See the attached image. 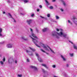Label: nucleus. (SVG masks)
I'll return each instance as SVG.
<instances>
[{"mask_svg": "<svg viewBox=\"0 0 77 77\" xmlns=\"http://www.w3.org/2000/svg\"><path fill=\"white\" fill-rule=\"evenodd\" d=\"M41 51H42L43 52H44V53H45V51H44L42 49H40Z\"/></svg>", "mask_w": 77, "mask_h": 77, "instance_id": "obj_25", "label": "nucleus"}, {"mask_svg": "<svg viewBox=\"0 0 77 77\" xmlns=\"http://www.w3.org/2000/svg\"><path fill=\"white\" fill-rule=\"evenodd\" d=\"M3 14H5V11L3 12Z\"/></svg>", "mask_w": 77, "mask_h": 77, "instance_id": "obj_50", "label": "nucleus"}, {"mask_svg": "<svg viewBox=\"0 0 77 77\" xmlns=\"http://www.w3.org/2000/svg\"><path fill=\"white\" fill-rule=\"evenodd\" d=\"M60 30L61 31L59 33L57 32L56 31L53 32L52 34V36H55V37L57 39H59V36H63L64 38H66V36H67V34L62 32L63 30L62 29H60Z\"/></svg>", "mask_w": 77, "mask_h": 77, "instance_id": "obj_1", "label": "nucleus"}, {"mask_svg": "<svg viewBox=\"0 0 77 77\" xmlns=\"http://www.w3.org/2000/svg\"><path fill=\"white\" fill-rule=\"evenodd\" d=\"M45 2H46V5H50V3H49L48 2V1L47 0H45Z\"/></svg>", "mask_w": 77, "mask_h": 77, "instance_id": "obj_14", "label": "nucleus"}, {"mask_svg": "<svg viewBox=\"0 0 77 77\" xmlns=\"http://www.w3.org/2000/svg\"><path fill=\"white\" fill-rule=\"evenodd\" d=\"M5 43V41H4L3 42H2L0 43V44H4V43Z\"/></svg>", "mask_w": 77, "mask_h": 77, "instance_id": "obj_33", "label": "nucleus"}, {"mask_svg": "<svg viewBox=\"0 0 77 77\" xmlns=\"http://www.w3.org/2000/svg\"><path fill=\"white\" fill-rule=\"evenodd\" d=\"M22 39L24 41H27V39L25 38L24 37H22Z\"/></svg>", "mask_w": 77, "mask_h": 77, "instance_id": "obj_15", "label": "nucleus"}, {"mask_svg": "<svg viewBox=\"0 0 77 77\" xmlns=\"http://www.w3.org/2000/svg\"><path fill=\"white\" fill-rule=\"evenodd\" d=\"M7 2L8 3H10V1L9 0H8Z\"/></svg>", "mask_w": 77, "mask_h": 77, "instance_id": "obj_39", "label": "nucleus"}, {"mask_svg": "<svg viewBox=\"0 0 77 77\" xmlns=\"http://www.w3.org/2000/svg\"><path fill=\"white\" fill-rule=\"evenodd\" d=\"M31 54H29V55H30V56H33V54L32 53V52H31Z\"/></svg>", "mask_w": 77, "mask_h": 77, "instance_id": "obj_36", "label": "nucleus"}, {"mask_svg": "<svg viewBox=\"0 0 77 77\" xmlns=\"http://www.w3.org/2000/svg\"><path fill=\"white\" fill-rule=\"evenodd\" d=\"M35 54L36 56L38 57H39V54H38V53L36 52L35 53Z\"/></svg>", "mask_w": 77, "mask_h": 77, "instance_id": "obj_18", "label": "nucleus"}, {"mask_svg": "<svg viewBox=\"0 0 77 77\" xmlns=\"http://www.w3.org/2000/svg\"><path fill=\"white\" fill-rule=\"evenodd\" d=\"M15 63H17V60H15Z\"/></svg>", "mask_w": 77, "mask_h": 77, "instance_id": "obj_46", "label": "nucleus"}, {"mask_svg": "<svg viewBox=\"0 0 77 77\" xmlns=\"http://www.w3.org/2000/svg\"><path fill=\"white\" fill-rule=\"evenodd\" d=\"M29 48H30L31 49V50H32V51H35V49H33V48H32L29 47Z\"/></svg>", "mask_w": 77, "mask_h": 77, "instance_id": "obj_19", "label": "nucleus"}, {"mask_svg": "<svg viewBox=\"0 0 77 77\" xmlns=\"http://www.w3.org/2000/svg\"><path fill=\"white\" fill-rule=\"evenodd\" d=\"M60 10L61 11H62V12H63V10L62 8L60 9Z\"/></svg>", "mask_w": 77, "mask_h": 77, "instance_id": "obj_41", "label": "nucleus"}, {"mask_svg": "<svg viewBox=\"0 0 77 77\" xmlns=\"http://www.w3.org/2000/svg\"><path fill=\"white\" fill-rule=\"evenodd\" d=\"M0 63L1 64V65H3V62L2 61H1L0 62Z\"/></svg>", "mask_w": 77, "mask_h": 77, "instance_id": "obj_26", "label": "nucleus"}, {"mask_svg": "<svg viewBox=\"0 0 77 77\" xmlns=\"http://www.w3.org/2000/svg\"><path fill=\"white\" fill-rule=\"evenodd\" d=\"M69 55H70V56L71 57H72L74 55V54H70Z\"/></svg>", "mask_w": 77, "mask_h": 77, "instance_id": "obj_23", "label": "nucleus"}, {"mask_svg": "<svg viewBox=\"0 0 77 77\" xmlns=\"http://www.w3.org/2000/svg\"><path fill=\"white\" fill-rule=\"evenodd\" d=\"M5 57H4L3 59H2V60L3 61V62H5Z\"/></svg>", "mask_w": 77, "mask_h": 77, "instance_id": "obj_27", "label": "nucleus"}, {"mask_svg": "<svg viewBox=\"0 0 77 77\" xmlns=\"http://www.w3.org/2000/svg\"><path fill=\"white\" fill-rule=\"evenodd\" d=\"M38 59L39 62H42V60L41 59L40 57H38Z\"/></svg>", "mask_w": 77, "mask_h": 77, "instance_id": "obj_9", "label": "nucleus"}, {"mask_svg": "<svg viewBox=\"0 0 77 77\" xmlns=\"http://www.w3.org/2000/svg\"><path fill=\"white\" fill-rule=\"evenodd\" d=\"M54 77H57L56 76H54Z\"/></svg>", "mask_w": 77, "mask_h": 77, "instance_id": "obj_53", "label": "nucleus"}, {"mask_svg": "<svg viewBox=\"0 0 77 77\" xmlns=\"http://www.w3.org/2000/svg\"><path fill=\"white\" fill-rule=\"evenodd\" d=\"M31 68H32V69H34L35 70H37V68L35 66H30Z\"/></svg>", "mask_w": 77, "mask_h": 77, "instance_id": "obj_8", "label": "nucleus"}, {"mask_svg": "<svg viewBox=\"0 0 77 77\" xmlns=\"http://www.w3.org/2000/svg\"><path fill=\"white\" fill-rule=\"evenodd\" d=\"M24 1L25 3H27V2H29V1L28 0H24Z\"/></svg>", "mask_w": 77, "mask_h": 77, "instance_id": "obj_21", "label": "nucleus"}, {"mask_svg": "<svg viewBox=\"0 0 77 77\" xmlns=\"http://www.w3.org/2000/svg\"><path fill=\"white\" fill-rule=\"evenodd\" d=\"M30 30L31 32H32V36H33V37L34 38H32V36L30 35H29V36L30 37V38H31L32 39V41L33 42L35 45L37 47H40V46H39L37 45V43L38 42V41H37L36 39H38V37H36V36L35 35V34H34V33H33L32 32L33 30H32L31 28H30Z\"/></svg>", "mask_w": 77, "mask_h": 77, "instance_id": "obj_2", "label": "nucleus"}, {"mask_svg": "<svg viewBox=\"0 0 77 77\" xmlns=\"http://www.w3.org/2000/svg\"><path fill=\"white\" fill-rule=\"evenodd\" d=\"M11 60V59H9L8 60V62H9V63H10V61Z\"/></svg>", "mask_w": 77, "mask_h": 77, "instance_id": "obj_38", "label": "nucleus"}, {"mask_svg": "<svg viewBox=\"0 0 77 77\" xmlns=\"http://www.w3.org/2000/svg\"><path fill=\"white\" fill-rule=\"evenodd\" d=\"M12 46L11 45H7V47L8 48H12Z\"/></svg>", "mask_w": 77, "mask_h": 77, "instance_id": "obj_11", "label": "nucleus"}, {"mask_svg": "<svg viewBox=\"0 0 77 77\" xmlns=\"http://www.w3.org/2000/svg\"><path fill=\"white\" fill-rule=\"evenodd\" d=\"M47 17H50V15L49 14H48L47 15Z\"/></svg>", "mask_w": 77, "mask_h": 77, "instance_id": "obj_31", "label": "nucleus"}, {"mask_svg": "<svg viewBox=\"0 0 77 77\" xmlns=\"http://www.w3.org/2000/svg\"><path fill=\"white\" fill-rule=\"evenodd\" d=\"M8 15L10 17H11V18H12V19H13V20H14V22L16 23V21H15V19L12 17V15H11V14H10V13H8Z\"/></svg>", "mask_w": 77, "mask_h": 77, "instance_id": "obj_7", "label": "nucleus"}, {"mask_svg": "<svg viewBox=\"0 0 77 77\" xmlns=\"http://www.w3.org/2000/svg\"><path fill=\"white\" fill-rule=\"evenodd\" d=\"M53 68H55V67H56V66L55 65H54L53 66Z\"/></svg>", "mask_w": 77, "mask_h": 77, "instance_id": "obj_44", "label": "nucleus"}, {"mask_svg": "<svg viewBox=\"0 0 77 77\" xmlns=\"http://www.w3.org/2000/svg\"><path fill=\"white\" fill-rule=\"evenodd\" d=\"M46 54H48V53H46Z\"/></svg>", "mask_w": 77, "mask_h": 77, "instance_id": "obj_52", "label": "nucleus"}, {"mask_svg": "<svg viewBox=\"0 0 77 77\" xmlns=\"http://www.w3.org/2000/svg\"><path fill=\"white\" fill-rule=\"evenodd\" d=\"M35 15V14H32L31 15V17H34Z\"/></svg>", "mask_w": 77, "mask_h": 77, "instance_id": "obj_35", "label": "nucleus"}, {"mask_svg": "<svg viewBox=\"0 0 77 77\" xmlns=\"http://www.w3.org/2000/svg\"><path fill=\"white\" fill-rule=\"evenodd\" d=\"M2 29H0V36L2 37H4V35L2 34Z\"/></svg>", "mask_w": 77, "mask_h": 77, "instance_id": "obj_6", "label": "nucleus"}, {"mask_svg": "<svg viewBox=\"0 0 77 77\" xmlns=\"http://www.w3.org/2000/svg\"><path fill=\"white\" fill-rule=\"evenodd\" d=\"M57 32H59V29H57Z\"/></svg>", "mask_w": 77, "mask_h": 77, "instance_id": "obj_47", "label": "nucleus"}, {"mask_svg": "<svg viewBox=\"0 0 77 77\" xmlns=\"http://www.w3.org/2000/svg\"><path fill=\"white\" fill-rule=\"evenodd\" d=\"M42 47H43L46 50H47V51H49V49H48V48H47L48 47L50 50H51V52H52V53H54V54H55V53H54V52L53 51V50H51V49L50 48V47H49L48 45H47L46 46H45L44 45V44H42Z\"/></svg>", "mask_w": 77, "mask_h": 77, "instance_id": "obj_3", "label": "nucleus"}, {"mask_svg": "<svg viewBox=\"0 0 77 77\" xmlns=\"http://www.w3.org/2000/svg\"><path fill=\"white\" fill-rule=\"evenodd\" d=\"M40 17H41L42 18H44V19H45V20H47V17H43L41 16H40Z\"/></svg>", "mask_w": 77, "mask_h": 77, "instance_id": "obj_20", "label": "nucleus"}, {"mask_svg": "<svg viewBox=\"0 0 77 77\" xmlns=\"http://www.w3.org/2000/svg\"><path fill=\"white\" fill-rule=\"evenodd\" d=\"M39 7L40 8H42V5H39Z\"/></svg>", "mask_w": 77, "mask_h": 77, "instance_id": "obj_42", "label": "nucleus"}, {"mask_svg": "<svg viewBox=\"0 0 77 77\" xmlns=\"http://www.w3.org/2000/svg\"><path fill=\"white\" fill-rule=\"evenodd\" d=\"M70 23V24H71V25H72V22H71Z\"/></svg>", "mask_w": 77, "mask_h": 77, "instance_id": "obj_49", "label": "nucleus"}, {"mask_svg": "<svg viewBox=\"0 0 77 77\" xmlns=\"http://www.w3.org/2000/svg\"><path fill=\"white\" fill-rule=\"evenodd\" d=\"M50 9H53V6H50V7H49Z\"/></svg>", "mask_w": 77, "mask_h": 77, "instance_id": "obj_30", "label": "nucleus"}, {"mask_svg": "<svg viewBox=\"0 0 77 77\" xmlns=\"http://www.w3.org/2000/svg\"><path fill=\"white\" fill-rule=\"evenodd\" d=\"M73 48H74V49H75V50H77V47L75 45H73Z\"/></svg>", "mask_w": 77, "mask_h": 77, "instance_id": "obj_17", "label": "nucleus"}, {"mask_svg": "<svg viewBox=\"0 0 77 77\" xmlns=\"http://www.w3.org/2000/svg\"><path fill=\"white\" fill-rule=\"evenodd\" d=\"M56 20H58V19H59V17L57 16H55Z\"/></svg>", "mask_w": 77, "mask_h": 77, "instance_id": "obj_22", "label": "nucleus"}, {"mask_svg": "<svg viewBox=\"0 0 77 77\" xmlns=\"http://www.w3.org/2000/svg\"><path fill=\"white\" fill-rule=\"evenodd\" d=\"M42 71H43V72L44 73L45 72V70H44V69H42Z\"/></svg>", "mask_w": 77, "mask_h": 77, "instance_id": "obj_40", "label": "nucleus"}, {"mask_svg": "<svg viewBox=\"0 0 77 77\" xmlns=\"http://www.w3.org/2000/svg\"><path fill=\"white\" fill-rule=\"evenodd\" d=\"M69 64H66V67H67V68H68V67H69Z\"/></svg>", "mask_w": 77, "mask_h": 77, "instance_id": "obj_24", "label": "nucleus"}, {"mask_svg": "<svg viewBox=\"0 0 77 77\" xmlns=\"http://www.w3.org/2000/svg\"><path fill=\"white\" fill-rule=\"evenodd\" d=\"M26 61H27V62H29V59H26Z\"/></svg>", "mask_w": 77, "mask_h": 77, "instance_id": "obj_34", "label": "nucleus"}, {"mask_svg": "<svg viewBox=\"0 0 77 77\" xmlns=\"http://www.w3.org/2000/svg\"><path fill=\"white\" fill-rule=\"evenodd\" d=\"M69 42H70L72 44H73V43H72V42L69 41Z\"/></svg>", "mask_w": 77, "mask_h": 77, "instance_id": "obj_48", "label": "nucleus"}, {"mask_svg": "<svg viewBox=\"0 0 77 77\" xmlns=\"http://www.w3.org/2000/svg\"><path fill=\"white\" fill-rule=\"evenodd\" d=\"M18 76L19 77H22V75H18Z\"/></svg>", "mask_w": 77, "mask_h": 77, "instance_id": "obj_29", "label": "nucleus"}, {"mask_svg": "<svg viewBox=\"0 0 77 77\" xmlns=\"http://www.w3.org/2000/svg\"><path fill=\"white\" fill-rule=\"evenodd\" d=\"M26 53H29V52H30V51H28V50H26Z\"/></svg>", "mask_w": 77, "mask_h": 77, "instance_id": "obj_28", "label": "nucleus"}, {"mask_svg": "<svg viewBox=\"0 0 77 77\" xmlns=\"http://www.w3.org/2000/svg\"><path fill=\"white\" fill-rule=\"evenodd\" d=\"M20 14H21V15H23L24 16V15L25 14L24 13H20Z\"/></svg>", "mask_w": 77, "mask_h": 77, "instance_id": "obj_32", "label": "nucleus"}, {"mask_svg": "<svg viewBox=\"0 0 77 77\" xmlns=\"http://www.w3.org/2000/svg\"><path fill=\"white\" fill-rule=\"evenodd\" d=\"M35 30H36V32H38L39 31H38V29L37 28H36Z\"/></svg>", "mask_w": 77, "mask_h": 77, "instance_id": "obj_37", "label": "nucleus"}, {"mask_svg": "<svg viewBox=\"0 0 77 77\" xmlns=\"http://www.w3.org/2000/svg\"><path fill=\"white\" fill-rule=\"evenodd\" d=\"M61 57L62 59H63V60L64 61H66V59H65V58H64V57L62 56V55H61Z\"/></svg>", "mask_w": 77, "mask_h": 77, "instance_id": "obj_12", "label": "nucleus"}, {"mask_svg": "<svg viewBox=\"0 0 77 77\" xmlns=\"http://www.w3.org/2000/svg\"><path fill=\"white\" fill-rule=\"evenodd\" d=\"M26 22L29 25H30V24H31V23H32V20H27L26 21Z\"/></svg>", "mask_w": 77, "mask_h": 77, "instance_id": "obj_5", "label": "nucleus"}, {"mask_svg": "<svg viewBox=\"0 0 77 77\" xmlns=\"http://www.w3.org/2000/svg\"><path fill=\"white\" fill-rule=\"evenodd\" d=\"M62 2H63V5L64 6H66V4L65 3V2H64V1L63 0H60Z\"/></svg>", "mask_w": 77, "mask_h": 77, "instance_id": "obj_16", "label": "nucleus"}, {"mask_svg": "<svg viewBox=\"0 0 77 77\" xmlns=\"http://www.w3.org/2000/svg\"><path fill=\"white\" fill-rule=\"evenodd\" d=\"M68 22L69 23H71V22L70 21V20H68Z\"/></svg>", "mask_w": 77, "mask_h": 77, "instance_id": "obj_43", "label": "nucleus"}, {"mask_svg": "<svg viewBox=\"0 0 77 77\" xmlns=\"http://www.w3.org/2000/svg\"><path fill=\"white\" fill-rule=\"evenodd\" d=\"M37 12H39V9H37Z\"/></svg>", "mask_w": 77, "mask_h": 77, "instance_id": "obj_45", "label": "nucleus"}, {"mask_svg": "<svg viewBox=\"0 0 77 77\" xmlns=\"http://www.w3.org/2000/svg\"><path fill=\"white\" fill-rule=\"evenodd\" d=\"M47 28H44V29H43L42 30V31L43 32H45L47 31Z\"/></svg>", "mask_w": 77, "mask_h": 77, "instance_id": "obj_13", "label": "nucleus"}, {"mask_svg": "<svg viewBox=\"0 0 77 77\" xmlns=\"http://www.w3.org/2000/svg\"><path fill=\"white\" fill-rule=\"evenodd\" d=\"M42 66H44V67H45V68H47V69H48V68L47 66V65H46V64H42Z\"/></svg>", "mask_w": 77, "mask_h": 77, "instance_id": "obj_10", "label": "nucleus"}, {"mask_svg": "<svg viewBox=\"0 0 77 77\" xmlns=\"http://www.w3.org/2000/svg\"><path fill=\"white\" fill-rule=\"evenodd\" d=\"M73 22L77 26V19L75 17H73V18L71 19Z\"/></svg>", "mask_w": 77, "mask_h": 77, "instance_id": "obj_4", "label": "nucleus"}, {"mask_svg": "<svg viewBox=\"0 0 77 77\" xmlns=\"http://www.w3.org/2000/svg\"><path fill=\"white\" fill-rule=\"evenodd\" d=\"M53 2H55V0H53Z\"/></svg>", "mask_w": 77, "mask_h": 77, "instance_id": "obj_51", "label": "nucleus"}]
</instances>
